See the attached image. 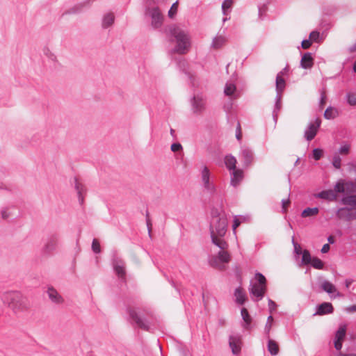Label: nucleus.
Masks as SVG:
<instances>
[{
	"instance_id": "f704fd0d",
	"label": "nucleus",
	"mask_w": 356,
	"mask_h": 356,
	"mask_svg": "<svg viewBox=\"0 0 356 356\" xmlns=\"http://www.w3.org/2000/svg\"><path fill=\"white\" fill-rule=\"evenodd\" d=\"M273 321L274 319L272 315H270L267 318V321L264 327V333L266 335L267 338H270V332L273 326Z\"/></svg>"
},
{
	"instance_id": "1a4fd4ad",
	"label": "nucleus",
	"mask_w": 356,
	"mask_h": 356,
	"mask_svg": "<svg viewBox=\"0 0 356 356\" xmlns=\"http://www.w3.org/2000/svg\"><path fill=\"white\" fill-rule=\"evenodd\" d=\"M206 99L202 94L193 96L191 100L192 110L194 113L200 114L205 109Z\"/></svg>"
},
{
	"instance_id": "bf43d9fd",
	"label": "nucleus",
	"mask_w": 356,
	"mask_h": 356,
	"mask_svg": "<svg viewBox=\"0 0 356 356\" xmlns=\"http://www.w3.org/2000/svg\"><path fill=\"white\" fill-rule=\"evenodd\" d=\"M348 102L350 105H355L356 104V95H348Z\"/></svg>"
},
{
	"instance_id": "e433bc0d",
	"label": "nucleus",
	"mask_w": 356,
	"mask_h": 356,
	"mask_svg": "<svg viewBox=\"0 0 356 356\" xmlns=\"http://www.w3.org/2000/svg\"><path fill=\"white\" fill-rule=\"evenodd\" d=\"M233 0H225L222 3V10L224 15H227L229 13V10L233 6Z\"/></svg>"
},
{
	"instance_id": "7c9ffc66",
	"label": "nucleus",
	"mask_w": 356,
	"mask_h": 356,
	"mask_svg": "<svg viewBox=\"0 0 356 356\" xmlns=\"http://www.w3.org/2000/svg\"><path fill=\"white\" fill-rule=\"evenodd\" d=\"M226 41L227 40L224 36L218 35L213 39L211 47L213 49H220L225 44Z\"/></svg>"
},
{
	"instance_id": "de8ad7c7",
	"label": "nucleus",
	"mask_w": 356,
	"mask_h": 356,
	"mask_svg": "<svg viewBox=\"0 0 356 356\" xmlns=\"http://www.w3.org/2000/svg\"><path fill=\"white\" fill-rule=\"evenodd\" d=\"M324 117L326 119H333L335 117V114L334 113V111L332 108H327L325 113H324Z\"/></svg>"
},
{
	"instance_id": "774afa93",
	"label": "nucleus",
	"mask_w": 356,
	"mask_h": 356,
	"mask_svg": "<svg viewBox=\"0 0 356 356\" xmlns=\"http://www.w3.org/2000/svg\"><path fill=\"white\" fill-rule=\"evenodd\" d=\"M353 283V280H350V279H346L345 280V286H346V288L348 289L350 287V286L351 285V284Z\"/></svg>"
},
{
	"instance_id": "c85d7f7f",
	"label": "nucleus",
	"mask_w": 356,
	"mask_h": 356,
	"mask_svg": "<svg viewBox=\"0 0 356 356\" xmlns=\"http://www.w3.org/2000/svg\"><path fill=\"white\" fill-rule=\"evenodd\" d=\"M225 164L227 168L230 171L236 170V159L232 155H227L225 157Z\"/></svg>"
},
{
	"instance_id": "09e8293b",
	"label": "nucleus",
	"mask_w": 356,
	"mask_h": 356,
	"mask_svg": "<svg viewBox=\"0 0 356 356\" xmlns=\"http://www.w3.org/2000/svg\"><path fill=\"white\" fill-rule=\"evenodd\" d=\"M44 54L51 60L56 61V55L54 53H52L49 49H44Z\"/></svg>"
},
{
	"instance_id": "a211bd4d",
	"label": "nucleus",
	"mask_w": 356,
	"mask_h": 356,
	"mask_svg": "<svg viewBox=\"0 0 356 356\" xmlns=\"http://www.w3.org/2000/svg\"><path fill=\"white\" fill-rule=\"evenodd\" d=\"M92 2V0H86L81 3L74 5L73 7L69 8L65 13V14H76L82 11V10L88 7Z\"/></svg>"
},
{
	"instance_id": "ddd939ff",
	"label": "nucleus",
	"mask_w": 356,
	"mask_h": 356,
	"mask_svg": "<svg viewBox=\"0 0 356 356\" xmlns=\"http://www.w3.org/2000/svg\"><path fill=\"white\" fill-rule=\"evenodd\" d=\"M241 156L242 157L244 165L245 166L250 165L254 159L252 151L245 146L241 147Z\"/></svg>"
},
{
	"instance_id": "f8f14e48",
	"label": "nucleus",
	"mask_w": 356,
	"mask_h": 356,
	"mask_svg": "<svg viewBox=\"0 0 356 356\" xmlns=\"http://www.w3.org/2000/svg\"><path fill=\"white\" fill-rule=\"evenodd\" d=\"M47 293L49 300L55 304H62L64 302L63 298L60 293L52 286L47 288Z\"/></svg>"
},
{
	"instance_id": "4be33fe9",
	"label": "nucleus",
	"mask_w": 356,
	"mask_h": 356,
	"mask_svg": "<svg viewBox=\"0 0 356 356\" xmlns=\"http://www.w3.org/2000/svg\"><path fill=\"white\" fill-rule=\"evenodd\" d=\"M236 86L232 82H227L224 88V93L226 96L230 97L232 99H235L238 97L236 94Z\"/></svg>"
},
{
	"instance_id": "9b49d317",
	"label": "nucleus",
	"mask_w": 356,
	"mask_h": 356,
	"mask_svg": "<svg viewBox=\"0 0 356 356\" xmlns=\"http://www.w3.org/2000/svg\"><path fill=\"white\" fill-rule=\"evenodd\" d=\"M241 336L238 334L230 335L229 337V346L234 355H238L241 350Z\"/></svg>"
},
{
	"instance_id": "e2e57ef3",
	"label": "nucleus",
	"mask_w": 356,
	"mask_h": 356,
	"mask_svg": "<svg viewBox=\"0 0 356 356\" xmlns=\"http://www.w3.org/2000/svg\"><path fill=\"white\" fill-rule=\"evenodd\" d=\"M266 10V5H263L262 6H259V18L262 17L263 13H264Z\"/></svg>"
},
{
	"instance_id": "412c9836",
	"label": "nucleus",
	"mask_w": 356,
	"mask_h": 356,
	"mask_svg": "<svg viewBox=\"0 0 356 356\" xmlns=\"http://www.w3.org/2000/svg\"><path fill=\"white\" fill-rule=\"evenodd\" d=\"M283 72H280L276 76V81H275V86H276V92L277 94L282 95V92L284 91L285 86H286V82L284 79L282 77Z\"/></svg>"
},
{
	"instance_id": "bb28decb",
	"label": "nucleus",
	"mask_w": 356,
	"mask_h": 356,
	"mask_svg": "<svg viewBox=\"0 0 356 356\" xmlns=\"http://www.w3.org/2000/svg\"><path fill=\"white\" fill-rule=\"evenodd\" d=\"M316 197L323 200H334L337 195L332 190H326L318 193Z\"/></svg>"
},
{
	"instance_id": "f3484780",
	"label": "nucleus",
	"mask_w": 356,
	"mask_h": 356,
	"mask_svg": "<svg viewBox=\"0 0 356 356\" xmlns=\"http://www.w3.org/2000/svg\"><path fill=\"white\" fill-rule=\"evenodd\" d=\"M334 308L331 303L323 302L317 307V310L314 315H325L331 314L333 312Z\"/></svg>"
},
{
	"instance_id": "ea45409f",
	"label": "nucleus",
	"mask_w": 356,
	"mask_h": 356,
	"mask_svg": "<svg viewBox=\"0 0 356 356\" xmlns=\"http://www.w3.org/2000/svg\"><path fill=\"white\" fill-rule=\"evenodd\" d=\"M343 204L350 206H356V195H350L343 198Z\"/></svg>"
},
{
	"instance_id": "864d4df0",
	"label": "nucleus",
	"mask_w": 356,
	"mask_h": 356,
	"mask_svg": "<svg viewBox=\"0 0 356 356\" xmlns=\"http://www.w3.org/2000/svg\"><path fill=\"white\" fill-rule=\"evenodd\" d=\"M349 150H350V145H342L339 148V152L341 154H348V152H349Z\"/></svg>"
},
{
	"instance_id": "2eb2a0df",
	"label": "nucleus",
	"mask_w": 356,
	"mask_h": 356,
	"mask_svg": "<svg viewBox=\"0 0 356 356\" xmlns=\"http://www.w3.org/2000/svg\"><path fill=\"white\" fill-rule=\"evenodd\" d=\"M243 178V172L240 169L232 170L231 172L230 184L233 187H237Z\"/></svg>"
},
{
	"instance_id": "473e14b6",
	"label": "nucleus",
	"mask_w": 356,
	"mask_h": 356,
	"mask_svg": "<svg viewBox=\"0 0 356 356\" xmlns=\"http://www.w3.org/2000/svg\"><path fill=\"white\" fill-rule=\"evenodd\" d=\"M318 208L314 207V208H307L304 209L301 213L302 217L307 218L310 216H314L318 213Z\"/></svg>"
},
{
	"instance_id": "3c124183",
	"label": "nucleus",
	"mask_w": 356,
	"mask_h": 356,
	"mask_svg": "<svg viewBox=\"0 0 356 356\" xmlns=\"http://www.w3.org/2000/svg\"><path fill=\"white\" fill-rule=\"evenodd\" d=\"M292 243H293V245L294 246V252H295V253L296 254H298V255H299L300 254H302L303 251H302L300 245L298 243H297L296 242H295L293 238L292 240Z\"/></svg>"
},
{
	"instance_id": "58836bf2",
	"label": "nucleus",
	"mask_w": 356,
	"mask_h": 356,
	"mask_svg": "<svg viewBox=\"0 0 356 356\" xmlns=\"http://www.w3.org/2000/svg\"><path fill=\"white\" fill-rule=\"evenodd\" d=\"M310 264L316 269H323L324 266L323 262L317 257H314L312 259Z\"/></svg>"
},
{
	"instance_id": "9d476101",
	"label": "nucleus",
	"mask_w": 356,
	"mask_h": 356,
	"mask_svg": "<svg viewBox=\"0 0 356 356\" xmlns=\"http://www.w3.org/2000/svg\"><path fill=\"white\" fill-rule=\"evenodd\" d=\"M321 121L319 118H316L314 122L309 124L305 131V138L307 140L311 141L316 136L318 129L321 126Z\"/></svg>"
},
{
	"instance_id": "6ab92c4d",
	"label": "nucleus",
	"mask_w": 356,
	"mask_h": 356,
	"mask_svg": "<svg viewBox=\"0 0 356 356\" xmlns=\"http://www.w3.org/2000/svg\"><path fill=\"white\" fill-rule=\"evenodd\" d=\"M314 65V59L312 54L309 52L305 53L301 58L300 66L304 69H309Z\"/></svg>"
},
{
	"instance_id": "4d7b16f0",
	"label": "nucleus",
	"mask_w": 356,
	"mask_h": 356,
	"mask_svg": "<svg viewBox=\"0 0 356 356\" xmlns=\"http://www.w3.org/2000/svg\"><path fill=\"white\" fill-rule=\"evenodd\" d=\"M277 308V304L272 300L271 299H268V309L270 313H272Z\"/></svg>"
},
{
	"instance_id": "b1692460",
	"label": "nucleus",
	"mask_w": 356,
	"mask_h": 356,
	"mask_svg": "<svg viewBox=\"0 0 356 356\" xmlns=\"http://www.w3.org/2000/svg\"><path fill=\"white\" fill-rule=\"evenodd\" d=\"M115 21L114 14L112 13H108L105 14L102 17V26L103 29H107L111 26Z\"/></svg>"
},
{
	"instance_id": "6e6552de",
	"label": "nucleus",
	"mask_w": 356,
	"mask_h": 356,
	"mask_svg": "<svg viewBox=\"0 0 356 356\" xmlns=\"http://www.w3.org/2000/svg\"><path fill=\"white\" fill-rule=\"evenodd\" d=\"M145 13L151 17V24L154 29H158L161 26L163 17L158 7L147 8Z\"/></svg>"
},
{
	"instance_id": "dca6fc26",
	"label": "nucleus",
	"mask_w": 356,
	"mask_h": 356,
	"mask_svg": "<svg viewBox=\"0 0 356 356\" xmlns=\"http://www.w3.org/2000/svg\"><path fill=\"white\" fill-rule=\"evenodd\" d=\"M266 289V286H261L257 284H254L252 286L250 289V293L257 298V301L262 299L265 291Z\"/></svg>"
},
{
	"instance_id": "603ef678",
	"label": "nucleus",
	"mask_w": 356,
	"mask_h": 356,
	"mask_svg": "<svg viewBox=\"0 0 356 356\" xmlns=\"http://www.w3.org/2000/svg\"><path fill=\"white\" fill-rule=\"evenodd\" d=\"M290 204L289 199H283L282 200V213H286L287 210V207Z\"/></svg>"
},
{
	"instance_id": "c756f323",
	"label": "nucleus",
	"mask_w": 356,
	"mask_h": 356,
	"mask_svg": "<svg viewBox=\"0 0 356 356\" xmlns=\"http://www.w3.org/2000/svg\"><path fill=\"white\" fill-rule=\"evenodd\" d=\"M234 296L236 298V302L238 305H243L245 300V295L243 290L241 287L235 289Z\"/></svg>"
},
{
	"instance_id": "cd10ccee",
	"label": "nucleus",
	"mask_w": 356,
	"mask_h": 356,
	"mask_svg": "<svg viewBox=\"0 0 356 356\" xmlns=\"http://www.w3.org/2000/svg\"><path fill=\"white\" fill-rule=\"evenodd\" d=\"M321 288L323 291L327 293L328 294H332L337 292L335 286L327 280H323L321 283Z\"/></svg>"
},
{
	"instance_id": "20e7f679",
	"label": "nucleus",
	"mask_w": 356,
	"mask_h": 356,
	"mask_svg": "<svg viewBox=\"0 0 356 356\" xmlns=\"http://www.w3.org/2000/svg\"><path fill=\"white\" fill-rule=\"evenodd\" d=\"M130 318L140 329L148 331L150 328L149 317L150 314L140 309L131 308L128 310Z\"/></svg>"
},
{
	"instance_id": "2f4dec72",
	"label": "nucleus",
	"mask_w": 356,
	"mask_h": 356,
	"mask_svg": "<svg viewBox=\"0 0 356 356\" xmlns=\"http://www.w3.org/2000/svg\"><path fill=\"white\" fill-rule=\"evenodd\" d=\"M268 350L272 355H276L279 353V347L277 343L273 339L268 338Z\"/></svg>"
},
{
	"instance_id": "7ed1b4c3",
	"label": "nucleus",
	"mask_w": 356,
	"mask_h": 356,
	"mask_svg": "<svg viewBox=\"0 0 356 356\" xmlns=\"http://www.w3.org/2000/svg\"><path fill=\"white\" fill-rule=\"evenodd\" d=\"M212 218L210 224V234H217L224 237L227 232V219L225 213H220L217 209L211 212Z\"/></svg>"
},
{
	"instance_id": "0eeeda50",
	"label": "nucleus",
	"mask_w": 356,
	"mask_h": 356,
	"mask_svg": "<svg viewBox=\"0 0 356 356\" xmlns=\"http://www.w3.org/2000/svg\"><path fill=\"white\" fill-rule=\"evenodd\" d=\"M201 180L204 190L210 194H213L216 191V186L211 181V173L207 166H204L201 170Z\"/></svg>"
},
{
	"instance_id": "c03bdc74",
	"label": "nucleus",
	"mask_w": 356,
	"mask_h": 356,
	"mask_svg": "<svg viewBox=\"0 0 356 356\" xmlns=\"http://www.w3.org/2000/svg\"><path fill=\"white\" fill-rule=\"evenodd\" d=\"M92 250L95 253H99L101 252V247L99 242L97 239L94 238L92 243Z\"/></svg>"
},
{
	"instance_id": "423d86ee",
	"label": "nucleus",
	"mask_w": 356,
	"mask_h": 356,
	"mask_svg": "<svg viewBox=\"0 0 356 356\" xmlns=\"http://www.w3.org/2000/svg\"><path fill=\"white\" fill-rule=\"evenodd\" d=\"M230 260L229 254L225 250H220L218 255L212 257L209 260L210 265L219 270H224V264L228 263Z\"/></svg>"
},
{
	"instance_id": "a19ab883",
	"label": "nucleus",
	"mask_w": 356,
	"mask_h": 356,
	"mask_svg": "<svg viewBox=\"0 0 356 356\" xmlns=\"http://www.w3.org/2000/svg\"><path fill=\"white\" fill-rule=\"evenodd\" d=\"M335 193H344L345 191V188H344V184L342 181H338L335 185H334V191H333Z\"/></svg>"
},
{
	"instance_id": "f03ea898",
	"label": "nucleus",
	"mask_w": 356,
	"mask_h": 356,
	"mask_svg": "<svg viewBox=\"0 0 356 356\" xmlns=\"http://www.w3.org/2000/svg\"><path fill=\"white\" fill-rule=\"evenodd\" d=\"M1 300L15 313L22 312L28 308L27 300L19 291H7L2 296Z\"/></svg>"
},
{
	"instance_id": "aec40b11",
	"label": "nucleus",
	"mask_w": 356,
	"mask_h": 356,
	"mask_svg": "<svg viewBox=\"0 0 356 356\" xmlns=\"http://www.w3.org/2000/svg\"><path fill=\"white\" fill-rule=\"evenodd\" d=\"M212 243L218 247L220 250H225L228 248L227 243L223 239V237H220L217 234H211Z\"/></svg>"
},
{
	"instance_id": "39448f33",
	"label": "nucleus",
	"mask_w": 356,
	"mask_h": 356,
	"mask_svg": "<svg viewBox=\"0 0 356 356\" xmlns=\"http://www.w3.org/2000/svg\"><path fill=\"white\" fill-rule=\"evenodd\" d=\"M59 236L57 234H52L47 237L42 248V254L44 256L52 254L57 249Z\"/></svg>"
},
{
	"instance_id": "393cba45",
	"label": "nucleus",
	"mask_w": 356,
	"mask_h": 356,
	"mask_svg": "<svg viewBox=\"0 0 356 356\" xmlns=\"http://www.w3.org/2000/svg\"><path fill=\"white\" fill-rule=\"evenodd\" d=\"M74 187L78 194L79 201L80 204H83V194L85 193V187L76 178H74Z\"/></svg>"
},
{
	"instance_id": "37998d69",
	"label": "nucleus",
	"mask_w": 356,
	"mask_h": 356,
	"mask_svg": "<svg viewBox=\"0 0 356 356\" xmlns=\"http://www.w3.org/2000/svg\"><path fill=\"white\" fill-rule=\"evenodd\" d=\"M332 165L337 169H340L341 165V157L336 154L333 156L332 159Z\"/></svg>"
},
{
	"instance_id": "c9c22d12",
	"label": "nucleus",
	"mask_w": 356,
	"mask_h": 356,
	"mask_svg": "<svg viewBox=\"0 0 356 356\" xmlns=\"http://www.w3.org/2000/svg\"><path fill=\"white\" fill-rule=\"evenodd\" d=\"M14 207H7L3 208L1 211V216L3 220H6L13 215L12 210L14 209Z\"/></svg>"
},
{
	"instance_id": "0e129e2a",
	"label": "nucleus",
	"mask_w": 356,
	"mask_h": 356,
	"mask_svg": "<svg viewBox=\"0 0 356 356\" xmlns=\"http://www.w3.org/2000/svg\"><path fill=\"white\" fill-rule=\"evenodd\" d=\"M334 348L337 350H340L342 348V341L334 340Z\"/></svg>"
},
{
	"instance_id": "49530a36",
	"label": "nucleus",
	"mask_w": 356,
	"mask_h": 356,
	"mask_svg": "<svg viewBox=\"0 0 356 356\" xmlns=\"http://www.w3.org/2000/svg\"><path fill=\"white\" fill-rule=\"evenodd\" d=\"M255 277L259 284V285L266 286V277L261 273H257L255 274Z\"/></svg>"
},
{
	"instance_id": "79ce46f5",
	"label": "nucleus",
	"mask_w": 356,
	"mask_h": 356,
	"mask_svg": "<svg viewBox=\"0 0 356 356\" xmlns=\"http://www.w3.org/2000/svg\"><path fill=\"white\" fill-rule=\"evenodd\" d=\"M309 39L312 42H320V33L318 31H314L309 34Z\"/></svg>"
},
{
	"instance_id": "338daca9",
	"label": "nucleus",
	"mask_w": 356,
	"mask_h": 356,
	"mask_svg": "<svg viewBox=\"0 0 356 356\" xmlns=\"http://www.w3.org/2000/svg\"><path fill=\"white\" fill-rule=\"evenodd\" d=\"M240 223L241 222H240V221L238 219H236V218L234 219V223H233V225H232L234 231L236 229L237 227L239 226Z\"/></svg>"
},
{
	"instance_id": "6e6d98bb",
	"label": "nucleus",
	"mask_w": 356,
	"mask_h": 356,
	"mask_svg": "<svg viewBox=\"0 0 356 356\" xmlns=\"http://www.w3.org/2000/svg\"><path fill=\"white\" fill-rule=\"evenodd\" d=\"M170 149L174 152H178L182 149V145L179 143H173L171 145Z\"/></svg>"
},
{
	"instance_id": "680f3d73",
	"label": "nucleus",
	"mask_w": 356,
	"mask_h": 356,
	"mask_svg": "<svg viewBox=\"0 0 356 356\" xmlns=\"http://www.w3.org/2000/svg\"><path fill=\"white\" fill-rule=\"evenodd\" d=\"M146 223H147V227L148 229V232H149V234H150L151 230H152V222L149 218V213L147 211L146 213Z\"/></svg>"
},
{
	"instance_id": "69168bd1",
	"label": "nucleus",
	"mask_w": 356,
	"mask_h": 356,
	"mask_svg": "<svg viewBox=\"0 0 356 356\" xmlns=\"http://www.w3.org/2000/svg\"><path fill=\"white\" fill-rule=\"evenodd\" d=\"M330 245L326 243V244L323 245V246L322 247L321 252L326 253L330 250Z\"/></svg>"
},
{
	"instance_id": "4c0bfd02",
	"label": "nucleus",
	"mask_w": 356,
	"mask_h": 356,
	"mask_svg": "<svg viewBox=\"0 0 356 356\" xmlns=\"http://www.w3.org/2000/svg\"><path fill=\"white\" fill-rule=\"evenodd\" d=\"M312 259V258L311 257L309 252L307 250H303L302 254V261H301L302 264V265L310 264Z\"/></svg>"
},
{
	"instance_id": "8fccbe9b",
	"label": "nucleus",
	"mask_w": 356,
	"mask_h": 356,
	"mask_svg": "<svg viewBox=\"0 0 356 356\" xmlns=\"http://www.w3.org/2000/svg\"><path fill=\"white\" fill-rule=\"evenodd\" d=\"M322 156V150L318 149V148H316L313 150V158L316 160V161H318L321 157Z\"/></svg>"
},
{
	"instance_id": "4468645a",
	"label": "nucleus",
	"mask_w": 356,
	"mask_h": 356,
	"mask_svg": "<svg viewBox=\"0 0 356 356\" xmlns=\"http://www.w3.org/2000/svg\"><path fill=\"white\" fill-rule=\"evenodd\" d=\"M113 266L115 273L118 277L122 278L125 275L124 262L118 257L113 260Z\"/></svg>"
},
{
	"instance_id": "5fc2aeb1",
	"label": "nucleus",
	"mask_w": 356,
	"mask_h": 356,
	"mask_svg": "<svg viewBox=\"0 0 356 356\" xmlns=\"http://www.w3.org/2000/svg\"><path fill=\"white\" fill-rule=\"evenodd\" d=\"M236 138L238 141L241 140L242 138V132H241V127L239 122L237 124L236 130Z\"/></svg>"
},
{
	"instance_id": "a18cd8bd",
	"label": "nucleus",
	"mask_w": 356,
	"mask_h": 356,
	"mask_svg": "<svg viewBox=\"0 0 356 356\" xmlns=\"http://www.w3.org/2000/svg\"><path fill=\"white\" fill-rule=\"evenodd\" d=\"M177 7H178V2L176 1L172 5L170 10L168 11L169 17L172 18L175 15V14L177 13Z\"/></svg>"
},
{
	"instance_id": "5701e85b",
	"label": "nucleus",
	"mask_w": 356,
	"mask_h": 356,
	"mask_svg": "<svg viewBox=\"0 0 356 356\" xmlns=\"http://www.w3.org/2000/svg\"><path fill=\"white\" fill-rule=\"evenodd\" d=\"M242 318L244 321L243 324V328L250 330L251 328L252 317L250 316L246 308H242L241 311Z\"/></svg>"
},
{
	"instance_id": "052dcab7",
	"label": "nucleus",
	"mask_w": 356,
	"mask_h": 356,
	"mask_svg": "<svg viewBox=\"0 0 356 356\" xmlns=\"http://www.w3.org/2000/svg\"><path fill=\"white\" fill-rule=\"evenodd\" d=\"M312 45V41L309 40H304L302 42L301 46L304 49H307Z\"/></svg>"
},
{
	"instance_id": "72a5a7b5",
	"label": "nucleus",
	"mask_w": 356,
	"mask_h": 356,
	"mask_svg": "<svg viewBox=\"0 0 356 356\" xmlns=\"http://www.w3.org/2000/svg\"><path fill=\"white\" fill-rule=\"evenodd\" d=\"M346 332V325H341L335 333V340L342 341L344 339Z\"/></svg>"
},
{
	"instance_id": "13d9d810",
	"label": "nucleus",
	"mask_w": 356,
	"mask_h": 356,
	"mask_svg": "<svg viewBox=\"0 0 356 356\" xmlns=\"http://www.w3.org/2000/svg\"><path fill=\"white\" fill-rule=\"evenodd\" d=\"M232 106H233L232 102V100H230L229 102H227V104H225L224 105L225 111L227 113H230L232 111Z\"/></svg>"
},
{
	"instance_id": "a878e982",
	"label": "nucleus",
	"mask_w": 356,
	"mask_h": 356,
	"mask_svg": "<svg viewBox=\"0 0 356 356\" xmlns=\"http://www.w3.org/2000/svg\"><path fill=\"white\" fill-rule=\"evenodd\" d=\"M282 95L276 94L275 103V106H274V109L273 111V119L275 122L277 120L278 113L282 108Z\"/></svg>"
},
{
	"instance_id": "f257e3e1",
	"label": "nucleus",
	"mask_w": 356,
	"mask_h": 356,
	"mask_svg": "<svg viewBox=\"0 0 356 356\" xmlns=\"http://www.w3.org/2000/svg\"><path fill=\"white\" fill-rule=\"evenodd\" d=\"M168 32L176 42V46L172 49V52L179 54H186L191 47V37L188 32L176 25L170 26Z\"/></svg>"
}]
</instances>
